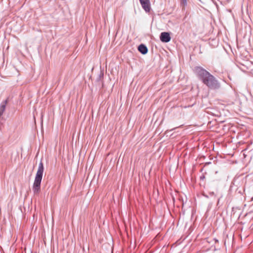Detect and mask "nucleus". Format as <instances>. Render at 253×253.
<instances>
[{"label":"nucleus","mask_w":253,"mask_h":253,"mask_svg":"<svg viewBox=\"0 0 253 253\" xmlns=\"http://www.w3.org/2000/svg\"><path fill=\"white\" fill-rule=\"evenodd\" d=\"M43 172V166L42 162L39 164L38 171L35 178L33 189L35 193H38L40 190V185Z\"/></svg>","instance_id":"obj_1"},{"label":"nucleus","mask_w":253,"mask_h":253,"mask_svg":"<svg viewBox=\"0 0 253 253\" xmlns=\"http://www.w3.org/2000/svg\"><path fill=\"white\" fill-rule=\"evenodd\" d=\"M142 6L146 12L150 10V2L149 0H140Z\"/></svg>","instance_id":"obj_5"},{"label":"nucleus","mask_w":253,"mask_h":253,"mask_svg":"<svg viewBox=\"0 0 253 253\" xmlns=\"http://www.w3.org/2000/svg\"><path fill=\"white\" fill-rule=\"evenodd\" d=\"M188 0H179L180 2V6L182 8V10H184L185 9V7L187 5Z\"/></svg>","instance_id":"obj_7"},{"label":"nucleus","mask_w":253,"mask_h":253,"mask_svg":"<svg viewBox=\"0 0 253 253\" xmlns=\"http://www.w3.org/2000/svg\"><path fill=\"white\" fill-rule=\"evenodd\" d=\"M209 88L211 89H217L220 87V84L215 78L210 73L208 75L204 78L202 81Z\"/></svg>","instance_id":"obj_2"},{"label":"nucleus","mask_w":253,"mask_h":253,"mask_svg":"<svg viewBox=\"0 0 253 253\" xmlns=\"http://www.w3.org/2000/svg\"><path fill=\"white\" fill-rule=\"evenodd\" d=\"M170 37L169 33L163 32L160 36V40L162 42H168L170 40Z\"/></svg>","instance_id":"obj_4"},{"label":"nucleus","mask_w":253,"mask_h":253,"mask_svg":"<svg viewBox=\"0 0 253 253\" xmlns=\"http://www.w3.org/2000/svg\"><path fill=\"white\" fill-rule=\"evenodd\" d=\"M138 50L143 54H145L147 53L148 49L146 46L143 44H141L138 46Z\"/></svg>","instance_id":"obj_6"},{"label":"nucleus","mask_w":253,"mask_h":253,"mask_svg":"<svg viewBox=\"0 0 253 253\" xmlns=\"http://www.w3.org/2000/svg\"><path fill=\"white\" fill-rule=\"evenodd\" d=\"M193 71L195 74L202 81L204 78L207 76V75H208V74L209 73V72L205 69L200 66L195 67Z\"/></svg>","instance_id":"obj_3"},{"label":"nucleus","mask_w":253,"mask_h":253,"mask_svg":"<svg viewBox=\"0 0 253 253\" xmlns=\"http://www.w3.org/2000/svg\"><path fill=\"white\" fill-rule=\"evenodd\" d=\"M5 110V106L1 105L0 106V117L2 115Z\"/></svg>","instance_id":"obj_8"},{"label":"nucleus","mask_w":253,"mask_h":253,"mask_svg":"<svg viewBox=\"0 0 253 253\" xmlns=\"http://www.w3.org/2000/svg\"><path fill=\"white\" fill-rule=\"evenodd\" d=\"M201 179H203L205 178V176H201Z\"/></svg>","instance_id":"obj_9"}]
</instances>
